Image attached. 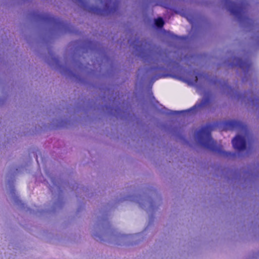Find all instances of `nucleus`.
I'll list each match as a JSON object with an SVG mask.
<instances>
[{"label":"nucleus","instance_id":"obj_11","mask_svg":"<svg viewBox=\"0 0 259 259\" xmlns=\"http://www.w3.org/2000/svg\"><path fill=\"white\" fill-rule=\"evenodd\" d=\"M151 70H154V71L161 70H162V68L161 67H154V68H151Z\"/></svg>","mask_w":259,"mask_h":259},{"label":"nucleus","instance_id":"obj_2","mask_svg":"<svg viewBox=\"0 0 259 259\" xmlns=\"http://www.w3.org/2000/svg\"><path fill=\"white\" fill-rule=\"evenodd\" d=\"M224 3L228 10L241 22H249V19L246 16L247 5L241 2L240 5L231 0H224Z\"/></svg>","mask_w":259,"mask_h":259},{"label":"nucleus","instance_id":"obj_6","mask_svg":"<svg viewBox=\"0 0 259 259\" xmlns=\"http://www.w3.org/2000/svg\"><path fill=\"white\" fill-rule=\"evenodd\" d=\"M233 147L239 151H243L246 149V143L244 137L237 135L232 141Z\"/></svg>","mask_w":259,"mask_h":259},{"label":"nucleus","instance_id":"obj_7","mask_svg":"<svg viewBox=\"0 0 259 259\" xmlns=\"http://www.w3.org/2000/svg\"><path fill=\"white\" fill-rule=\"evenodd\" d=\"M133 45H134L136 51L141 52V57L144 60L150 61L153 60V52L151 50L146 51L142 48L143 42H140V45H135L134 43Z\"/></svg>","mask_w":259,"mask_h":259},{"label":"nucleus","instance_id":"obj_8","mask_svg":"<svg viewBox=\"0 0 259 259\" xmlns=\"http://www.w3.org/2000/svg\"><path fill=\"white\" fill-rule=\"evenodd\" d=\"M41 19H43L45 21L51 23L53 24L54 25L57 27L63 26V22H60L58 19L51 17H43L40 18Z\"/></svg>","mask_w":259,"mask_h":259},{"label":"nucleus","instance_id":"obj_12","mask_svg":"<svg viewBox=\"0 0 259 259\" xmlns=\"http://www.w3.org/2000/svg\"><path fill=\"white\" fill-rule=\"evenodd\" d=\"M55 61H56V62H58V60H57V59H55Z\"/></svg>","mask_w":259,"mask_h":259},{"label":"nucleus","instance_id":"obj_5","mask_svg":"<svg viewBox=\"0 0 259 259\" xmlns=\"http://www.w3.org/2000/svg\"><path fill=\"white\" fill-rule=\"evenodd\" d=\"M233 61V62L230 65L239 67L243 71L244 74L248 73L252 66L251 62L248 59L243 60L241 58L234 57Z\"/></svg>","mask_w":259,"mask_h":259},{"label":"nucleus","instance_id":"obj_9","mask_svg":"<svg viewBox=\"0 0 259 259\" xmlns=\"http://www.w3.org/2000/svg\"><path fill=\"white\" fill-rule=\"evenodd\" d=\"M154 24L157 27L161 28L163 27L164 22L162 18L159 17L155 20Z\"/></svg>","mask_w":259,"mask_h":259},{"label":"nucleus","instance_id":"obj_10","mask_svg":"<svg viewBox=\"0 0 259 259\" xmlns=\"http://www.w3.org/2000/svg\"><path fill=\"white\" fill-rule=\"evenodd\" d=\"M219 83L221 84L222 88L224 90L231 89V87L228 84L227 82H224L223 84L221 83V81H219Z\"/></svg>","mask_w":259,"mask_h":259},{"label":"nucleus","instance_id":"obj_4","mask_svg":"<svg viewBox=\"0 0 259 259\" xmlns=\"http://www.w3.org/2000/svg\"><path fill=\"white\" fill-rule=\"evenodd\" d=\"M222 128L224 131L228 130H242L246 131L247 126L242 122L235 120H228L222 123Z\"/></svg>","mask_w":259,"mask_h":259},{"label":"nucleus","instance_id":"obj_1","mask_svg":"<svg viewBox=\"0 0 259 259\" xmlns=\"http://www.w3.org/2000/svg\"><path fill=\"white\" fill-rule=\"evenodd\" d=\"M211 125H207L201 128L196 133V136L201 146L217 153L219 155L225 157H235L236 154L224 151L222 147L218 146L217 143L212 139L211 136V131L212 128Z\"/></svg>","mask_w":259,"mask_h":259},{"label":"nucleus","instance_id":"obj_3","mask_svg":"<svg viewBox=\"0 0 259 259\" xmlns=\"http://www.w3.org/2000/svg\"><path fill=\"white\" fill-rule=\"evenodd\" d=\"M81 7L88 12L98 15L105 16L115 12L118 10V4H114L113 7H110L111 2L106 3L104 9H102L98 7H88L87 2L85 0H76Z\"/></svg>","mask_w":259,"mask_h":259}]
</instances>
